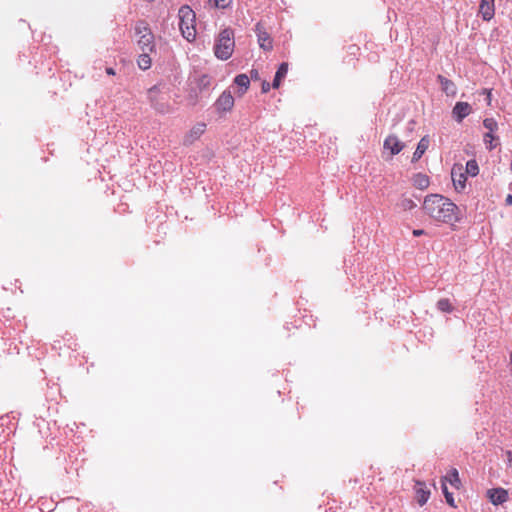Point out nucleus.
<instances>
[{
    "label": "nucleus",
    "mask_w": 512,
    "mask_h": 512,
    "mask_svg": "<svg viewBox=\"0 0 512 512\" xmlns=\"http://www.w3.org/2000/svg\"><path fill=\"white\" fill-rule=\"evenodd\" d=\"M136 35L138 36L137 44L142 52H153L155 50L154 34L149 28L148 24L140 21L135 27Z\"/></svg>",
    "instance_id": "4"
},
{
    "label": "nucleus",
    "mask_w": 512,
    "mask_h": 512,
    "mask_svg": "<svg viewBox=\"0 0 512 512\" xmlns=\"http://www.w3.org/2000/svg\"><path fill=\"white\" fill-rule=\"evenodd\" d=\"M206 127L204 122L196 123L184 136V145H191L198 140L205 133Z\"/></svg>",
    "instance_id": "8"
},
{
    "label": "nucleus",
    "mask_w": 512,
    "mask_h": 512,
    "mask_svg": "<svg viewBox=\"0 0 512 512\" xmlns=\"http://www.w3.org/2000/svg\"><path fill=\"white\" fill-rule=\"evenodd\" d=\"M271 88V85L268 81L264 80L261 85L262 93H267Z\"/></svg>",
    "instance_id": "28"
},
{
    "label": "nucleus",
    "mask_w": 512,
    "mask_h": 512,
    "mask_svg": "<svg viewBox=\"0 0 512 512\" xmlns=\"http://www.w3.org/2000/svg\"><path fill=\"white\" fill-rule=\"evenodd\" d=\"M216 110L219 112L231 111L234 107V98L230 91H224L215 102Z\"/></svg>",
    "instance_id": "10"
},
{
    "label": "nucleus",
    "mask_w": 512,
    "mask_h": 512,
    "mask_svg": "<svg viewBox=\"0 0 512 512\" xmlns=\"http://www.w3.org/2000/svg\"><path fill=\"white\" fill-rule=\"evenodd\" d=\"M234 83L240 87L239 95L242 96L250 86V78L246 74H239L235 77Z\"/></svg>",
    "instance_id": "20"
},
{
    "label": "nucleus",
    "mask_w": 512,
    "mask_h": 512,
    "mask_svg": "<svg viewBox=\"0 0 512 512\" xmlns=\"http://www.w3.org/2000/svg\"><path fill=\"white\" fill-rule=\"evenodd\" d=\"M430 144V140L428 136H424L420 139L417 148L413 154L412 162H417L421 159L424 153L427 151Z\"/></svg>",
    "instance_id": "17"
},
{
    "label": "nucleus",
    "mask_w": 512,
    "mask_h": 512,
    "mask_svg": "<svg viewBox=\"0 0 512 512\" xmlns=\"http://www.w3.org/2000/svg\"><path fill=\"white\" fill-rule=\"evenodd\" d=\"M256 34L258 37L259 46L266 51H270L273 48V41L269 33H267L261 23L256 24Z\"/></svg>",
    "instance_id": "11"
},
{
    "label": "nucleus",
    "mask_w": 512,
    "mask_h": 512,
    "mask_svg": "<svg viewBox=\"0 0 512 512\" xmlns=\"http://www.w3.org/2000/svg\"><path fill=\"white\" fill-rule=\"evenodd\" d=\"M510 168H511V170H512V161H511V164H510Z\"/></svg>",
    "instance_id": "36"
},
{
    "label": "nucleus",
    "mask_w": 512,
    "mask_h": 512,
    "mask_svg": "<svg viewBox=\"0 0 512 512\" xmlns=\"http://www.w3.org/2000/svg\"><path fill=\"white\" fill-rule=\"evenodd\" d=\"M506 204L507 205H512V195L509 194L507 197H506Z\"/></svg>",
    "instance_id": "33"
},
{
    "label": "nucleus",
    "mask_w": 512,
    "mask_h": 512,
    "mask_svg": "<svg viewBox=\"0 0 512 512\" xmlns=\"http://www.w3.org/2000/svg\"><path fill=\"white\" fill-rule=\"evenodd\" d=\"M449 482L456 489H460L461 480L459 477L458 470L456 468H452L449 473L442 477L441 483Z\"/></svg>",
    "instance_id": "18"
},
{
    "label": "nucleus",
    "mask_w": 512,
    "mask_h": 512,
    "mask_svg": "<svg viewBox=\"0 0 512 512\" xmlns=\"http://www.w3.org/2000/svg\"><path fill=\"white\" fill-rule=\"evenodd\" d=\"M509 463L512 464V453L510 451L507 452Z\"/></svg>",
    "instance_id": "34"
},
{
    "label": "nucleus",
    "mask_w": 512,
    "mask_h": 512,
    "mask_svg": "<svg viewBox=\"0 0 512 512\" xmlns=\"http://www.w3.org/2000/svg\"><path fill=\"white\" fill-rule=\"evenodd\" d=\"M287 73H288V64L284 62L279 66V68L275 74V77H274V80L272 83V87L274 89H278L280 87L281 81H282V79H284L286 77Z\"/></svg>",
    "instance_id": "19"
},
{
    "label": "nucleus",
    "mask_w": 512,
    "mask_h": 512,
    "mask_svg": "<svg viewBox=\"0 0 512 512\" xmlns=\"http://www.w3.org/2000/svg\"><path fill=\"white\" fill-rule=\"evenodd\" d=\"M208 3L215 8L225 9L231 5L232 0H208Z\"/></svg>",
    "instance_id": "26"
},
{
    "label": "nucleus",
    "mask_w": 512,
    "mask_h": 512,
    "mask_svg": "<svg viewBox=\"0 0 512 512\" xmlns=\"http://www.w3.org/2000/svg\"><path fill=\"white\" fill-rule=\"evenodd\" d=\"M415 491L418 504L424 505L430 497V491L426 489L424 482L416 481Z\"/></svg>",
    "instance_id": "15"
},
{
    "label": "nucleus",
    "mask_w": 512,
    "mask_h": 512,
    "mask_svg": "<svg viewBox=\"0 0 512 512\" xmlns=\"http://www.w3.org/2000/svg\"><path fill=\"white\" fill-rule=\"evenodd\" d=\"M495 0H480L479 5V14L482 16L483 20L489 21L493 18L495 14Z\"/></svg>",
    "instance_id": "14"
},
{
    "label": "nucleus",
    "mask_w": 512,
    "mask_h": 512,
    "mask_svg": "<svg viewBox=\"0 0 512 512\" xmlns=\"http://www.w3.org/2000/svg\"><path fill=\"white\" fill-rule=\"evenodd\" d=\"M235 48L234 32L230 28L222 30L215 39L214 54L220 60L229 59Z\"/></svg>",
    "instance_id": "2"
},
{
    "label": "nucleus",
    "mask_w": 512,
    "mask_h": 512,
    "mask_svg": "<svg viewBox=\"0 0 512 512\" xmlns=\"http://www.w3.org/2000/svg\"><path fill=\"white\" fill-rule=\"evenodd\" d=\"M350 49L352 50L353 53L359 50V48L355 45L351 46Z\"/></svg>",
    "instance_id": "35"
},
{
    "label": "nucleus",
    "mask_w": 512,
    "mask_h": 512,
    "mask_svg": "<svg viewBox=\"0 0 512 512\" xmlns=\"http://www.w3.org/2000/svg\"><path fill=\"white\" fill-rule=\"evenodd\" d=\"M405 147V144L400 141L396 135H389L386 137L383 143L384 150H389L390 155L394 156L399 154Z\"/></svg>",
    "instance_id": "9"
},
{
    "label": "nucleus",
    "mask_w": 512,
    "mask_h": 512,
    "mask_svg": "<svg viewBox=\"0 0 512 512\" xmlns=\"http://www.w3.org/2000/svg\"><path fill=\"white\" fill-rule=\"evenodd\" d=\"M464 171L467 175H470L472 177L478 175L479 166L477 161L474 159L467 161L466 166L464 167Z\"/></svg>",
    "instance_id": "23"
},
{
    "label": "nucleus",
    "mask_w": 512,
    "mask_h": 512,
    "mask_svg": "<svg viewBox=\"0 0 512 512\" xmlns=\"http://www.w3.org/2000/svg\"><path fill=\"white\" fill-rule=\"evenodd\" d=\"M442 491L445 496L446 502L453 508L456 507L453 495L451 492L448 491L446 483H442Z\"/></svg>",
    "instance_id": "27"
},
{
    "label": "nucleus",
    "mask_w": 512,
    "mask_h": 512,
    "mask_svg": "<svg viewBox=\"0 0 512 512\" xmlns=\"http://www.w3.org/2000/svg\"><path fill=\"white\" fill-rule=\"evenodd\" d=\"M437 307L440 311L450 313L453 311V306L450 303L449 299L442 298L437 302Z\"/></svg>",
    "instance_id": "24"
},
{
    "label": "nucleus",
    "mask_w": 512,
    "mask_h": 512,
    "mask_svg": "<svg viewBox=\"0 0 512 512\" xmlns=\"http://www.w3.org/2000/svg\"><path fill=\"white\" fill-rule=\"evenodd\" d=\"M413 186L420 190H425L430 185V178L425 173H416L412 177Z\"/></svg>",
    "instance_id": "16"
},
{
    "label": "nucleus",
    "mask_w": 512,
    "mask_h": 512,
    "mask_svg": "<svg viewBox=\"0 0 512 512\" xmlns=\"http://www.w3.org/2000/svg\"><path fill=\"white\" fill-rule=\"evenodd\" d=\"M438 81L441 85L442 90L447 95H455L456 94V86L451 80L445 78L442 75H438Z\"/></svg>",
    "instance_id": "21"
},
{
    "label": "nucleus",
    "mask_w": 512,
    "mask_h": 512,
    "mask_svg": "<svg viewBox=\"0 0 512 512\" xmlns=\"http://www.w3.org/2000/svg\"><path fill=\"white\" fill-rule=\"evenodd\" d=\"M483 93L487 94V101H488V104H490V102H491V91L487 90V89H484Z\"/></svg>",
    "instance_id": "31"
},
{
    "label": "nucleus",
    "mask_w": 512,
    "mask_h": 512,
    "mask_svg": "<svg viewBox=\"0 0 512 512\" xmlns=\"http://www.w3.org/2000/svg\"><path fill=\"white\" fill-rule=\"evenodd\" d=\"M483 126L487 129V132L483 136L486 148L493 150L499 144L498 137L494 135V132L498 130L497 121L494 118H486L483 120Z\"/></svg>",
    "instance_id": "6"
},
{
    "label": "nucleus",
    "mask_w": 512,
    "mask_h": 512,
    "mask_svg": "<svg viewBox=\"0 0 512 512\" xmlns=\"http://www.w3.org/2000/svg\"><path fill=\"white\" fill-rule=\"evenodd\" d=\"M487 497L493 505H500L508 500V491L504 488L489 489Z\"/></svg>",
    "instance_id": "12"
},
{
    "label": "nucleus",
    "mask_w": 512,
    "mask_h": 512,
    "mask_svg": "<svg viewBox=\"0 0 512 512\" xmlns=\"http://www.w3.org/2000/svg\"><path fill=\"white\" fill-rule=\"evenodd\" d=\"M412 234H413V236H415V237H419V236H421V235H424V234H425V231H424L423 229H414V230L412 231Z\"/></svg>",
    "instance_id": "30"
},
{
    "label": "nucleus",
    "mask_w": 512,
    "mask_h": 512,
    "mask_svg": "<svg viewBox=\"0 0 512 512\" xmlns=\"http://www.w3.org/2000/svg\"><path fill=\"white\" fill-rule=\"evenodd\" d=\"M106 73L108 75H115V70L111 67L106 68Z\"/></svg>",
    "instance_id": "32"
},
{
    "label": "nucleus",
    "mask_w": 512,
    "mask_h": 512,
    "mask_svg": "<svg viewBox=\"0 0 512 512\" xmlns=\"http://www.w3.org/2000/svg\"><path fill=\"white\" fill-rule=\"evenodd\" d=\"M471 113L472 107L468 102H457L452 110L454 119L459 123Z\"/></svg>",
    "instance_id": "13"
},
{
    "label": "nucleus",
    "mask_w": 512,
    "mask_h": 512,
    "mask_svg": "<svg viewBox=\"0 0 512 512\" xmlns=\"http://www.w3.org/2000/svg\"><path fill=\"white\" fill-rule=\"evenodd\" d=\"M249 78L252 79V80H259L260 79V74H259L258 70L252 69L250 71Z\"/></svg>",
    "instance_id": "29"
},
{
    "label": "nucleus",
    "mask_w": 512,
    "mask_h": 512,
    "mask_svg": "<svg viewBox=\"0 0 512 512\" xmlns=\"http://www.w3.org/2000/svg\"><path fill=\"white\" fill-rule=\"evenodd\" d=\"M151 52H142L137 59V65L142 70H147L151 67L152 61L150 58Z\"/></svg>",
    "instance_id": "22"
},
{
    "label": "nucleus",
    "mask_w": 512,
    "mask_h": 512,
    "mask_svg": "<svg viewBox=\"0 0 512 512\" xmlns=\"http://www.w3.org/2000/svg\"><path fill=\"white\" fill-rule=\"evenodd\" d=\"M148 99L151 106L160 114H167L172 111V106L168 101V96L165 95L158 85L151 87L148 90Z\"/></svg>",
    "instance_id": "5"
},
{
    "label": "nucleus",
    "mask_w": 512,
    "mask_h": 512,
    "mask_svg": "<svg viewBox=\"0 0 512 512\" xmlns=\"http://www.w3.org/2000/svg\"><path fill=\"white\" fill-rule=\"evenodd\" d=\"M451 178L455 189L460 192L466 187L467 174L464 171L462 164H454L451 169Z\"/></svg>",
    "instance_id": "7"
},
{
    "label": "nucleus",
    "mask_w": 512,
    "mask_h": 512,
    "mask_svg": "<svg viewBox=\"0 0 512 512\" xmlns=\"http://www.w3.org/2000/svg\"><path fill=\"white\" fill-rule=\"evenodd\" d=\"M422 210L430 219L448 225L460 220L458 206L449 198L440 194H429L424 198Z\"/></svg>",
    "instance_id": "1"
},
{
    "label": "nucleus",
    "mask_w": 512,
    "mask_h": 512,
    "mask_svg": "<svg viewBox=\"0 0 512 512\" xmlns=\"http://www.w3.org/2000/svg\"><path fill=\"white\" fill-rule=\"evenodd\" d=\"M399 206L404 211H410L416 207V203L411 198L403 197L399 202Z\"/></svg>",
    "instance_id": "25"
},
{
    "label": "nucleus",
    "mask_w": 512,
    "mask_h": 512,
    "mask_svg": "<svg viewBox=\"0 0 512 512\" xmlns=\"http://www.w3.org/2000/svg\"><path fill=\"white\" fill-rule=\"evenodd\" d=\"M179 28L182 36L189 42L196 38V14L189 6L179 9Z\"/></svg>",
    "instance_id": "3"
},
{
    "label": "nucleus",
    "mask_w": 512,
    "mask_h": 512,
    "mask_svg": "<svg viewBox=\"0 0 512 512\" xmlns=\"http://www.w3.org/2000/svg\"><path fill=\"white\" fill-rule=\"evenodd\" d=\"M511 360H512V353H511Z\"/></svg>",
    "instance_id": "37"
}]
</instances>
